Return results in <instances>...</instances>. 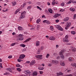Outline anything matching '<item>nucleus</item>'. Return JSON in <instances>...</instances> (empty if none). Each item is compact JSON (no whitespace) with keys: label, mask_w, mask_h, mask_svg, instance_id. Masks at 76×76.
Returning a JSON list of instances; mask_svg holds the SVG:
<instances>
[{"label":"nucleus","mask_w":76,"mask_h":76,"mask_svg":"<svg viewBox=\"0 0 76 76\" xmlns=\"http://www.w3.org/2000/svg\"><path fill=\"white\" fill-rule=\"evenodd\" d=\"M24 73L26 75H29L31 73V71L29 70H26L24 71Z\"/></svg>","instance_id":"obj_6"},{"label":"nucleus","mask_w":76,"mask_h":76,"mask_svg":"<svg viewBox=\"0 0 76 76\" xmlns=\"http://www.w3.org/2000/svg\"><path fill=\"white\" fill-rule=\"evenodd\" d=\"M64 76H73V75L72 74H70L69 75H64Z\"/></svg>","instance_id":"obj_34"},{"label":"nucleus","mask_w":76,"mask_h":76,"mask_svg":"<svg viewBox=\"0 0 76 76\" xmlns=\"http://www.w3.org/2000/svg\"><path fill=\"white\" fill-rule=\"evenodd\" d=\"M73 75H74V76H76V72H75L73 74Z\"/></svg>","instance_id":"obj_54"},{"label":"nucleus","mask_w":76,"mask_h":76,"mask_svg":"<svg viewBox=\"0 0 76 76\" xmlns=\"http://www.w3.org/2000/svg\"><path fill=\"white\" fill-rule=\"evenodd\" d=\"M53 9H54V10H57V9L56 7H54Z\"/></svg>","instance_id":"obj_63"},{"label":"nucleus","mask_w":76,"mask_h":76,"mask_svg":"<svg viewBox=\"0 0 76 76\" xmlns=\"http://www.w3.org/2000/svg\"><path fill=\"white\" fill-rule=\"evenodd\" d=\"M39 73L40 74H41V75H42L43 73V71H39Z\"/></svg>","instance_id":"obj_49"},{"label":"nucleus","mask_w":76,"mask_h":76,"mask_svg":"<svg viewBox=\"0 0 76 76\" xmlns=\"http://www.w3.org/2000/svg\"><path fill=\"white\" fill-rule=\"evenodd\" d=\"M43 23H46L47 24H50V22L47 20H44L43 21Z\"/></svg>","instance_id":"obj_11"},{"label":"nucleus","mask_w":76,"mask_h":76,"mask_svg":"<svg viewBox=\"0 0 76 76\" xmlns=\"http://www.w3.org/2000/svg\"><path fill=\"white\" fill-rule=\"evenodd\" d=\"M56 4V2H55V0H52V5H54Z\"/></svg>","instance_id":"obj_30"},{"label":"nucleus","mask_w":76,"mask_h":76,"mask_svg":"<svg viewBox=\"0 0 76 76\" xmlns=\"http://www.w3.org/2000/svg\"><path fill=\"white\" fill-rule=\"evenodd\" d=\"M69 27V26H68L67 25V26H66V27H65V29H68Z\"/></svg>","instance_id":"obj_51"},{"label":"nucleus","mask_w":76,"mask_h":76,"mask_svg":"<svg viewBox=\"0 0 76 76\" xmlns=\"http://www.w3.org/2000/svg\"><path fill=\"white\" fill-rule=\"evenodd\" d=\"M4 75H7V72H5L4 74Z\"/></svg>","instance_id":"obj_60"},{"label":"nucleus","mask_w":76,"mask_h":76,"mask_svg":"<svg viewBox=\"0 0 76 76\" xmlns=\"http://www.w3.org/2000/svg\"><path fill=\"white\" fill-rule=\"evenodd\" d=\"M25 14H26V12L23 11L22 12L21 14V18L22 19L24 18L25 17Z\"/></svg>","instance_id":"obj_3"},{"label":"nucleus","mask_w":76,"mask_h":76,"mask_svg":"<svg viewBox=\"0 0 76 76\" xmlns=\"http://www.w3.org/2000/svg\"><path fill=\"white\" fill-rule=\"evenodd\" d=\"M38 75V73H37V72L36 71L34 72L32 74L33 76H35L36 75Z\"/></svg>","instance_id":"obj_13"},{"label":"nucleus","mask_w":76,"mask_h":76,"mask_svg":"<svg viewBox=\"0 0 76 76\" xmlns=\"http://www.w3.org/2000/svg\"><path fill=\"white\" fill-rule=\"evenodd\" d=\"M68 60L69 61H73V60L72 59V58L71 57L69 58Z\"/></svg>","instance_id":"obj_24"},{"label":"nucleus","mask_w":76,"mask_h":76,"mask_svg":"<svg viewBox=\"0 0 76 76\" xmlns=\"http://www.w3.org/2000/svg\"><path fill=\"white\" fill-rule=\"evenodd\" d=\"M69 18L68 17H65L63 19V21L64 22H67L69 21Z\"/></svg>","instance_id":"obj_8"},{"label":"nucleus","mask_w":76,"mask_h":76,"mask_svg":"<svg viewBox=\"0 0 76 76\" xmlns=\"http://www.w3.org/2000/svg\"><path fill=\"white\" fill-rule=\"evenodd\" d=\"M19 57L20 59H23V58L25 57V55L24 54L20 55Z\"/></svg>","instance_id":"obj_7"},{"label":"nucleus","mask_w":76,"mask_h":76,"mask_svg":"<svg viewBox=\"0 0 76 76\" xmlns=\"http://www.w3.org/2000/svg\"><path fill=\"white\" fill-rule=\"evenodd\" d=\"M65 51V50H61V51L59 52V54L60 55L61 58L62 59H64V55H63V53H64Z\"/></svg>","instance_id":"obj_1"},{"label":"nucleus","mask_w":76,"mask_h":76,"mask_svg":"<svg viewBox=\"0 0 76 76\" xmlns=\"http://www.w3.org/2000/svg\"><path fill=\"white\" fill-rule=\"evenodd\" d=\"M19 11H20V9H18L17 10L15 11V14H17V13H18V12H19Z\"/></svg>","instance_id":"obj_19"},{"label":"nucleus","mask_w":76,"mask_h":76,"mask_svg":"<svg viewBox=\"0 0 76 76\" xmlns=\"http://www.w3.org/2000/svg\"><path fill=\"white\" fill-rule=\"evenodd\" d=\"M76 15L75 14L74 15V19H76Z\"/></svg>","instance_id":"obj_48"},{"label":"nucleus","mask_w":76,"mask_h":76,"mask_svg":"<svg viewBox=\"0 0 76 76\" xmlns=\"http://www.w3.org/2000/svg\"><path fill=\"white\" fill-rule=\"evenodd\" d=\"M21 47H25L26 45L24 44H22L20 45Z\"/></svg>","instance_id":"obj_31"},{"label":"nucleus","mask_w":76,"mask_h":76,"mask_svg":"<svg viewBox=\"0 0 76 76\" xmlns=\"http://www.w3.org/2000/svg\"><path fill=\"white\" fill-rule=\"evenodd\" d=\"M18 29L19 31H22V28L20 26L18 27Z\"/></svg>","instance_id":"obj_29"},{"label":"nucleus","mask_w":76,"mask_h":76,"mask_svg":"<svg viewBox=\"0 0 76 76\" xmlns=\"http://www.w3.org/2000/svg\"><path fill=\"white\" fill-rule=\"evenodd\" d=\"M64 72H65V73H67V69H66V70H65Z\"/></svg>","instance_id":"obj_64"},{"label":"nucleus","mask_w":76,"mask_h":76,"mask_svg":"<svg viewBox=\"0 0 76 76\" xmlns=\"http://www.w3.org/2000/svg\"><path fill=\"white\" fill-rule=\"evenodd\" d=\"M50 54L48 53L46 56V58H48V57H50Z\"/></svg>","instance_id":"obj_37"},{"label":"nucleus","mask_w":76,"mask_h":76,"mask_svg":"<svg viewBox=\"0 0 76 76\" xmlns=\"http://www.w3.org/2000/svg\"><path fill=\"white\" fill-rule=\"evenodd\" d=\"M50 28L51 31H53L54 30V28H53V27L52 26H51L50 27Z\"/></svg>","instance_id":"obj_32"},{"label":"nucleus","mask_w":76,"mask_h":76,"mask_svg":"<svg viewBox=\"0 0 76 76\" xmlns=\"http://www.w3.org/2000/svg\"><path fill=\"white\" fill-rule=\"evenodd\" d=\"M31 38H29L27 39H26L25 41H24V42H28L31 40Z\"/></svg>","instance_id":"obj_16"},{"label":"nucleus","mask_w":76,"mask_h":76,"mask_svg":"<svg viewBox=\"0 0 76 76\" xmlns=\"http://www.w3.org/2000/svg\"><path fill=\"white\" fill-rule=\"evenodd\" d=\"M57 76H60V75H64V74H63V73L62 72H60L59 73H57Z\"/></svg>","instance_id":"obj_10"},{"label":"nucleus","mask_w":76,"mask_h":76,"mask_svg":"<svg viewBox=\"0 0 76 76\" xmlns=\"http://www.w3.org/2000/svg\"><path fill=\"white\" fill-rule=\"evenodd\" d=\"M48 66H49L50 67H51V66H52V64H48Z\"/></svg>","instance_id":"obj_52"},{"label":"nucleus","mask_w":76,"mask_h":76,"mask_svg":"<svg viewBox=\"0 0 76 76\" xmlns=\"http://www.w3.org/2000/svg\"><path fill=\"white\" fill-rule=\"evenodd\" d=\"M43 49H44V47L43 46H41L40 48V50H43Z\"/></svg>","instance_id":"obj_41"},{"label":"nucleus","mask_w":76,"mask_h":76,"mask_svg":"<svg viewBox=\"0 0 76 76\" xmlns=\"http://www.w3.org/2000/svg\"><path fill=\"white\" fill-rule=\"evenodd\" d=\"M49 39L50 40H51V41H54V40L56 39V38L54 37L51 36L49 38Z\"/></svg>","instance_id":"obj_9"},{"label":"nucleus","mask_w":76,"mask_h":76,"mask_svg":"<svg viewBox=\"0 0 76 76\" xmlns=\"http://www.w3.org/2000/svg\"><path fill=\"white\" fill-rule=\"evenodd\" d=\"M35 61L33 60L30 63V64L32 65V64H34L35 63Z\"/></svg>","instance_id":"obj_15"},{"label":"nucleus","mask_w":76,"mask_h":76,"mask_svg":"<svg viewBox=\"0 0 76 76\" xmlns=\"http://www.w3.org/2000/svg\"><path fill=\"white\" fill-rule=\"evenodd\" d=\"M19 38L17 39V41H22V40H23V37H22V34H19Z\"/></svg>","instance_id":"obj_2"},{"label":"nucleus","mask_w":76,"mask_h":76,"mask_svg":"<svg viewBox=\"0 0 76 76\" xmlns=\"http://www.w3.org/2000/svg\"><path fill=\"white\" fill-rule=\"evenodd\" d=\"M40 21H41V20H40V19H37L36 22L37 23H39V22Z\"/></svg>","instance_id":"obj_38"},{"label":"nucleus","mask_w":76,"mask_h":76,"mask_svg":"<svg viewBox=\"0 0 76 76\" xmlns=\"http://www.w3.org/2000/svg\"><path fill=\"white\" fill-rule=\"evenodd\" d=\"M17 70H18V71H19V72H20L21 70V69L20 68H17Z\"/></svg>","instance_id":"obj_40"},{"label":"nucleus","mask_w":76,"mask_h":76,"mask_svg":"<svg viewBox=\"0 0 76 76\" xmlns=\"http://www.w3.org/2000/svg\"><path fill=\"white\" fill-rule=\"evenodd\" d=\"M7 10H8V9H6V10H3V12H7Z\"/></svg>","instance_id":"obj_56"},{"label":"nucleus","mask_w":76,"mask_h":76,"mask_svg":"<svg viewBox=\"0 0 76 76\" xmlns=\"http://www.w3.org/2000/svg\"><path fill=\"white\" fill-rule=\"evenodd\" d=\"M72 3H76V1H75L74 0H72Z\"/></svg>","instance_id":"obj_46"},{"label":"nucleus","mask_w":76,"mask_h":76,"mask_svg":"<svg viewBox=\"0 0 76 76\" xmlns=\"http://www.w3.org/2000/svg\"><path fill=\"white\" fill-rule=\"evenodd\" d=\"M70 3H72V1L71 0L69 1L68 2L66 3L67 4H70Z\"/></svg>","instance_id":"obj_35"},{"label":"nucleus","mask_w":76,"mask_h":76,"mask_svg":"<svg viewBox=\"0 0 76 76\" xmlns=\"http://www.w3.org/2000/svg\"><path fill=\"white\" fill-rule=\"evenodd\" d=\"M58 17V15L56 14L55 15L53 16V18H57Z\"/></svg>","instance_id":"obj_36"},{"label":"nucleus","mask_w":76,"mask_h":76,"mask_svg":"<svg viewBox=\"0 0 76 76\" xmlns=\"http://www.w3.org/2000/svg\"><path fill=\"white\" fill-rule=\"evenodd\" d=\"M71 65L72 66H73V67H76V64L75 63H72L71 64Z\"/></svg>","instance_id":"obj_17"},{"label":"nucleus","mask_w":76,"mask_h":76,"mask_svg":"<svg viewBox=\"0 0 76 76\" xmlns=\"http://www.w3.org/2000/svg\"><path fill=\"white\" fill-rule=\"evenodd\" d=\"M48 10L49 12L50 13H53V10H52L51 9L49 8Z\"/></svg>","instance_id":"obj_21"},{"label":"nucleus","mask_w":76,"mask_h":76,"mask_svg":"<svg viewBox=\"0 0 76 76\" xmlns=\"http://www.w3.org/2000/svg\"><path fill=\"white\" fill-rule=\"evenodd\" d=\"M59 46H58V45H56V48H58Z\"/></svg>","instance_id":"obj_59"},{"label":"nucleus","mask_w":76,"mask_h":76,"mask_svg":"<svg viewBox=\"0 0 76 76\" xmlns=\"http://www.w3.org/2000/svg\"><path fill=\"white\" fill-rule=\"evenodd\" d=\"M64 42H69V41L67 39L66 40L64 41Z\"/></svg>","instance_id":"obj_39"},{"label":"nucleus","mask_w":76,"mask_h":76,"mask_svg":"<svg viewBox=\"0 0 76 76\" xmlns=\"http://www.w3.org/2000/svg\"><path fill=\"white\" fill-rule=\"evenodd\" d=\"M64 10L61 9L60 10V12H64Z\"/></svg>","instance_id":"obj_50"},{"label":"nucleus","mask_w":76,"mask_h":76,"mask_svg":"<svg viewBox=\"0 0 76 76\" xmlns=\"http://www.w3.org/2000/svg\"><path fill=\"white\" fill-rule=\"evenodd\" d=\"M16 67H19V66H20V65L19 64H16Z\"/></svg>","instance_id":"obj_43"},{"label":"nucleus","mask_w":76,"mask_h":76,"mask_svg":"<svg viewBox=\"0 0 76 76\" xmlns=\"http://www.w3.org/2000/svg\"><path fill=\"white\" fill-rule=\"evenodd\" d=\"M71 33L72 34H73V35H75V34H76V32H75L74 31H71Z\"/></svg>","instance_id":"obj_33"},{"label":"nucleus","mask_w":76,"mask_h":76,"mask_svg":"<svg viewBox=\"0 0 76 76\" xmlns=\"http://www.w3.org/2000/svg\"><path fill=\"white\" fill-rule=\"evenodd\" d=\"M69 10L70 11H72V12H74V11L75 10V9L73 8H70Z\"/></svg>","instance_id":"obj_23"},{"label":"nucleus","mask_w":76,"mask_h":76,"mask_svg":"<svg viewBox=\"0 0 76 76\" xmlns=\"http://www.w3.org/2000/svg\"><path fill=\"white\" fill-rule=\"evenodd\" d=\"M6 70H7V71H9V72H12V69L10 68H7Z\"/></svg>","instance_id":"obj_28"},{"label":"nucleus","mask_w":76,"mask_h":76,"mask_svg":"<svg viewBox=\"0 0 76 76\" xmlns=\"http://www.w3.org/2000/svg\"><path fill=\"white\" fill-rule=\"evenodd\" d=\"M67 39H64L63 40V42H64V41H65V40H66Z\"/></svg>","instance_id":"obj_58"},{"label":"nucleus","mask_w":76,"mask_h":76,"mask_svg":"<svg viewBox=\"0 0 76 76\" xmlns=\"http://www.w3.org/2000/svg\"><path fill=\"white\" fill-rule=\"evenodd\" d=\"M20 59L19 58V59H18L17 60L18 61V62H20V61H21V59Z\"/></svg>","instance_id":"obj_47"},{"label":"nucleus","mask_w":76,"mask_h":76,"mask_svg":"<svg viewBox=\"0 0 76 76\" xmlns=\"http://www.w3.org/2000/svg\"><path fill=\"white\" fill-rule=\"evenodd\" d=\"M26 5V3H24L23 5V8Z\"/></svg>","instance_id":"obj_44"},{"label":"nucleus","mask_w":76,"mask_h":76,"mask_svg":"<svg viewBox=\"0 0 76 76\" xmlns=\"http://www.w3.org/2000/svg\"><path fill=\"white\" fill-rule=\"evenodd\" d=\"M65 39H68V36L67 35H66L65 36Z\"/></svg>","instance_id":"obj_53"},{"label":"nucleus","mask_w":76,"mask_h":76,"mask_svg":"<svg viewBox=\"0 0 76 76\" xmlns=\"http://www.w3.org/2000/svg\"><path fill=\"white\" fill-rule=\"evenodd\" d=\"M60 64L62 66H64L65 65V64L64 63V62L63 61H61L60 62Z\"/></svg>","instance_id":"obj_12"},{"label":"nucleus","mask_w":76,"mask_h":76,"mask_svg":"<svg viewBox=\"0 0 76 76\" xmlns=\"http://www.w3.org/2000/svg\"><path fill=\"white\" fill-rule=\"evenodd\" d=\"M12 6H15V5H16V2L15 1L14 2H12Z\"/></svg>","instance_id":"obj_25"},{"label":"nucleus","mask_w":76,"mask_h":76,"mask_svg":"<svg viewBox=\"0 0 76 76\" xmlns=\"http://www.w3.org/2000/svg\"><path fill=\"white\" fill-rule=\"evenodd\" d=\"M38 69H39V70H44V68L43 67H39L38 68Z\"/></svg>","instance_id":"obj_22"},{"label":"nucleus","mask_w":76,"mask_h":76,"mask_svg":"<svg viewBox=\"0 0 76 76\" xmlns=\"http://www.w3.org/2000/svg\"><path fill=\"white\" fill-rule=\"evenodd\" d=\"M56 27L57 28H58V30H59V31H63V28H61V27L60 26V25H56Z\"/></svg>","instance_id":"obj_4"},{"label":"nucleus","mask_w":76,"mask_h":76,"mask_svg":"<svg viewBox=\"0 0 76 76\" xmlns=\"http://www.w3.org/2000/svg\"><path fill=\"white\" fill-rule=\"evenodd\" d=\"M67 26H70L71 25V23L70 22H68L67 23Z\"/></svg>","instance_id":"obj_26"},{"label":"nucleus","mask_w":76,"mask_h":76,"mask_svg":"<svg viewBox=\"0 0 76 76\" xmlns=\"http://www.w3.org/2000/svg\"><path fill=\"white\" fill-rule=\"evenodd\" d=\"M15 44H16V43H12L11 44V46H14V45H15Z\"/></svg>","instance_id":"obj_42"},{"label":"nucleus","mask_w":76,"mask_h":76,"mask_svg":"<svg viewBox=\"0 0 76 76\" xmlns=\"http://www.w3.org/2000/svg\"><path fill=\"white\" fill-rule=\"evenodd\" d=\"M42 55H37L36 56V57L39 60H41V59H42Z\"/></svg>","instance_id":"obj_5"},{"label":"nucleus","mask_w":76,"mask_h":76,"mask_svg":"<svg viewBox=\"0 0 76 76\" xmlns=\"http://www.w3.org/2000/svg\"><path fill=\"white\" fill-rule=\"evenodd\" d=\"M40 43V42L39 41H37L36 42V45L37 47H38V46H39V44Z\"/></svg>","instance_id":"obj_14"},{"label":"nucleus","mask_w":76,"mask_h":76,"mask_svg":"<svg viewBox=\"0 0 76 76\" xmlns=\"http://www.w3.org/2000/svg\"><path fill=\"white\" fill-rule=\"evenodd\" d=\"M56 23H57L58 22H59V20H56Z\"/></svg>","instance_id":"obj_61"},{"label":"nucleus","mask_w":76,"mask_h":76,"mask_svg":"<svg viewBox=\"0 0 76 76\" xmlns=\"http://www.w3.org/2000/svg\"><path fill=\"white\" fill-rule=\"evenodd\" d=\"M12 35H16V33L15 32H13L12 33Z\"/></svg>","instance_id":"obj_57"},{"label":"nucleus","mask_w":76,"mask_h":76,"mask_svg":"<svg viewBox=\"0 0 76 76\" xmlns=\"http://www.w3.org/2000/svg\"><path fill=\"white\" fill-rule=\"evenodd\" d=\"M52 63H53V64H56V63H57V61L56 60H52Z\"/></svg>","instance_id":"obj_18"},{"label":"nucleus","mask_w":76,"mask_h":76,"mask_svg":"<svg viewBox=\"0 0 76 76\" xmlns=\"http://www.w3.org/2000/svg\"><path fill=\"white\" fill-rule=\"evenodd\" d=\"M72 52H76V49L72 47Z\"/></svg>","instance_id":"obj_20"},{"label":"nucleus","mask_w":76,"mask_h":76,"mask_svg":"<svg viewBox=\"0 0 76 76\" xmlns=\"http://www.w3.org/2000/svg\"><path fill=\"white\" fill-rule=\"evenodd\" d=\"M67 72H68V73H70V72H71V70H70V69L67 70Z\"/></svg>","instance_id":"obj_45"},{"label":"nucleus","mask_w":76,"mask_h":76,"mask_svg":"<svg viewBox=\"0 0 76 76\" xmlns=\"http://www.w3.org/2000/svg\"><path fill=\"white\" fill-rule=\"evenodd\" d=\"M41 53V50L40 49H39L38 50H37V54H39Z\"/></svg>","instance_id":"obj_27"},{"label":"nucleus","mask_w":76,"mask_h":76,"mask_svg":"<svg viewBox=\"0 0 76 76\" xmlns=\"http://www.w3.org/2000/svg\"><path fill=\"white\" fill-rule=\"evenodd\" d=\"M26 49H23V52H24V51H26Z\"/></svg>","instance_id":"obj_62"},{"label":"nucleus","mask_w":76,"mask_h":76,"mask_svg":"<svg viewBox=\"0 0 76 76\" xmlns=\"http://www.w3.org/2000/svg\"><path fill=\"white\" fill-rule=\"evenodd\" d=\"M12 55L8 57L9 58H12Z\"/></svg>","instance_id":"obj_55"}]
</instances>
